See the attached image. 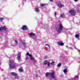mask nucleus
<instances>
[{
  "instance_id": "obj_1",
  "label": "nucleus",
  "mask_w": 80,
  "mask_h": 80,
  "mask_svg": "<svg viewBox=\"0 0 80 80\" xmlns=\"http://www.w3.org/2000/svg\"><path fill=\"white\" fill-rule=\"evenodd\" d=\"M9 66L10 68H15L17 67L18 64L15 62L14 60H9Z\"/></svg>"
},
{
  "instance_id": "obj_2",
  "label": "nucleus",
  "mask_w": 80,
  "mask_h": 80,
  "mask_svg": "<svg viewBox=\"0 0 80 80\" xmlns=\"http://www.w3.org/2000/svg\"><path fill=\"white\" fill-rule=\"evenodd\" d=\"M21 43L19 44L20 47H26L27 44L25 42V41L24 40H20Z\"/></svg>"
},
{
  "instance_id": "obj_3",
  "label": "nucleus",
  "mask_w": 80,
  "mask_h": 80,
  "mask_svg": "<svg viewBox=\"0 0 80 80\" xmlns=\"http://www.w3.org/2000/svg\"><path fill=\"white\" fill-rule=\"evenodd\" d=\"M63 28V26L62 25V24H60L59 27L56 30L59 33H61V31L62 30Z\"/></svg>"
},
{
  "instance_id": "obj_4",
  "label": "nucleus",
  "mask_w": 80,
  "mask_h": 80,
  "mask_svg": "<svg viewBox=\"0 0 80 80\" xmlns=\"http://www.w3.org/2000/svg\"><path fill=\"white\" fill-rule=\"evenodd\" d=\"M69 13L72 16H74L76 15V12L73 10H70L69 11Z\"/></svg>"
},
{
  "instance_id": "obj_5",
  "label": "nucleus",
  "mask_w": 80,
  "mask_h": 80,
  "mask_svg": "<svg viewBox=\"0 0 80 80\" xmlns=\"http://www.w3.org/2000/svg\"><path fill=\"white\" fill-rule=\"evenodd\" d=\"M26 54L28 56H29V57H30V60H32V61H33V60H34L35 58H34L33 57H32V55L29 54L28 52H27Z\"/></svg>"
},
{
  "instance_id": "obj_6",
  "label": "nucleus",
  "mask_w": 80,
  "mask_h": 80,
  "mask_svg": "<svg viewBox=\"0 0 80 80\" xmlns=\"http://www.w3.org/2000/svg\"><path fill=\"white\" fill-rule=\"evenodd\" d=\"M18 60L19 61V62H20L21 60V52H19L18 53Z\"/></svg>"
},
{
  "instance_id": "obj_7",
  "label": "nucleus",
  "mask_w": 80,
  "mask_h": 80,
  "mask_svg": "<svg viewBox=\"0 0 80 80\" xmlns=\"http://www.w3.org/2000/svg\"><path fill=\"white\" fill-rule=\"evenodd\" d=\"M22 29L23 30H27V27L25 25H24L22 26Z\"/></svg>"
},
{
  "instance_id": "obj_8",
  "label": "nucleus",
  "mask_w": 80,
  "mask_h": 80,
  "mask_svg": "<svg viewBox=\"0 0 80 80\" xmlns=\"http://www.w3.org/2000/svg\"><path fill=\"white\" fill-rule=\"evenodd\" d=\"M6 30V28H5V27H1L0 28V32H1L2 31V30Z\"/></svg>"
},
{
  "instance_id": "obj_9",
  "label": "nucleus",
  "mask_w": 80,
  "mask_h": 80,
  "mask_svg": "<svg viewBox=\"0 0 80 80\" xmlns=\"http://www.w3.org/2000/svg\"><path fill=\"white\" fill-rule=\"evenodd\" d=\"M50 77L52 78H55V75H54V72L51 73L50 75Z\"/></svg>"
},
{
  "instance_id": "obj_10",
  "label": "nucleus",
  "mask_w": 80,
  "mask_h": 80,
  "mask_svg": "<svg viewBox=\"0 0 80 80\" xmlns=\"http://www.w3.org/2000/svg\"><path fill=\"white\" fill-rule=\"evenodd\" d=\"M58 45H59L61 46H62V45H64V43H63L62 42H58Z\"/></svg>"
},
{
  "instance_id": "obj_11",
  "label": "nucleus",
  "mask_w": 80,
  "mask_h": 80,
  "mask_svg": "<svg viewBox=\"0 0 80 80\" xmlns=\"http://www.w3.org/2000/svg\"><path fill=\"white\" fill-rule=\"evenodd\" d=\"M78 79V76H76L74 78L72 79V80H77Z\"/></svg>"
},
{
  "instance_id": "obj_12",
  "label": "nucleus",
  "mask_w": 80,
  "mask_h": 80,
  "mask_svg": "<svg viewBox=\"0 0 80 80\" xmlns=\"http://www.w3.org/2000/svg\"><path fill=\"white\" fill-rule=\"evenodd\" d=\"M28 35L30 36V37H32V36H34L35 33H28Z\"/></svg>"
},
{
  "instance_id": "obj_13",
  "label": "nucleus",
  "mask_w": 80,
  "mask_h": 80,
  "mask_svg": "<svg viewBox=\"0 0 80 80\" xmlns=\"http://www.w3.org/2000/svg\"><path fill=\"white\" fill-rule=\"evenodd\" d=\"M58 7L59 8H61V7H64V6L62 4H58Z\"/></svg>"
},
{
  "instance_id": "obj_14",
  "label": "nucleus",
  "mask_w": 80,
  "mask_h": 80,
  "mask_svg": "<svg viewBox=\"0 0 80 80\" xmlns=\"http://www.w3.org/2000/svg\"><path fill=\"white\" fill-rule=\"evenodd\" d=\"M14 43H15V44H14L15 46H17V45H18V41L17 40H15L14 41Z\"/></svg>"
},
{
  "instance_id": "obj_15",
  "label": "nucleus",
  "mask_w": 80,
  "mask_h": 80,
  "mask_svg": "<svg viewBox=\"0 0 80 80\" xmlns=\"http://www.w3.org/2000/svg\"><path fill=\"white\" fill-rule=\"evenodd\" d=\"M19 71L20 72H23V70L22 68H21L19 69Z\"/></svg>"
},
{
  "instance_id": "obj_16",
  "label": "nucleus",
  "mask_w": 80,
  "mask_h": 80,
  "mask_svg": "<svg viewBox=\"0 0 80 80\" xmlns=\"http://www.w3.org/2000/svg\"><path fill=\"white\" fill-rule=\"evenodd\" d=\"M11 74L12 76L15 77L17 75V73L14 72H12L11 73Z\"/></svg>"
},
{
  "instance_id": "obj_17",
  "label": "nucleus",
  "mask_w": 80,
  "mask_h": 80,
  "mask_svg": "<svg viewBox=\"0 0 80 80\" xmlns=\"http://www.w3.org/2000/svg\"><path fill=\"white\" fill-rule=\"evenodd\" d=\"M15 78L16 79H19V77H18V76L17 74L15 76Z\"/></svg>"
},
{
  "instance_id": "obj_18",
  "label": "nucleus",
  "mask_w": 80,
  "mask_h": 80,
  "mask_svg": "<svg viewBox=\"0 0 80 80\" xmlns=\"http://www.w3.org/2000/svg\"><path fill=\"white\" fill-rule=\"evenodd\" d=\"M50 74V73L46 72L45 74L46 76L47 77H48V75H49Z\"/></svg>"
},
{
  "instance_id": "obj_19",
  "label": "nucleus",
  "mask_w": 80,
  "mask_h": 80,
  "mask_svg": "<svg viewBox=\"0 0 80 80\" xmlns=\"http://www.w3.org/2000/svg\"><path fill=\"white\" fill-rule=\"evenodd\" d=\"M79 37H80V36H79V35L78 34H77L75 35V37L77 38H79Z\"/></svg>"
},
{
  "instance_id": "obj_20",
  "label": "nucleus",
  "mask_w": 80,
  "mask_h": 80,
  "mask_svg": "<svg viewBox=\"0 0 80 80\" xmlns=\"http://www.w3.org/2000/svg\"><path fill=\"white\" fill-rule=\"evenodd\" d=\"M63 71L64 72L66 73L67 72V69H65L63 70Z\"/></svg>"
},
{
  "instance_id": "obj_21",
  "label": "nucleus",
  "mask_w": 80,
  "mask_h": 80,
  "mask_svg": "<svg viewBox=\"0 0 80 80\" xmlns=\"http://www.w3.org/2000/svg\"><path fill=\"white\" fill-rule=\"evenodd\" d=\"M36 12H39V9L38 8H36L35 10Z\"/></svg>"
},
{
  "instance_id": "obj_22",
  "label": "nucleus",
  "mask_w": 80,
  "mask_h": 80,
  "mask_svg": "<svg viewBox=\"0 0 80 80\" xmlns=\"http://www.w3.org/2000/svg\"><path fill=\"white\" fill-rule=\"evenodd\" d=\"M48 61L47 60H45L44 62V65H47V63H48Z\"/></svg>"
},
{
  "instance_id": "obj_23",
  "label": "nucleus",
  "mask_w": 80,
  "mask_h": 80,
  "mask_svg": "<svg viewBox=\"0 0 80 80\" xmlns=\"http://www.w3.org/2000/svg\"><path fill=\"white\" fill-rule=\"evenodd\" d=\"M62 65V64H61V63H60L59 64H58V66H57V67H60V66H61V65Z\"/></svg>"
},
{
  "instance_id": "obj_24",
  "label": "nucleus",
  "mask_w": 80,
  "mask_h": 80,
  "mask_svg": "<svg viewBox=\"0 0 80 80\" xmlns=\"http://www.w3.org/2000/svg\"><path fill=\"white\" fill-rule=\"evenodd\" d=\"M39 26H40L41 27H43V28H44V27H43L44 25H42V24H39Z\"/></svg>"
},
{
  "instance_id": "obj_25",
  "label": "nucleus",
  "mask_w": 80,
  "mask_h": 80,
  "mask_svg": "<svg viewBox=\"0 0 80 80\" xmlns=\"http://www.w3.org/2000/svg\"><path fill=\"white\" fill-rule=\"evenodd\" d=\"M40 5H41V7H44V5H45V4L41 3L40 4Z\"/></svg>"
},
{
  "instance_id": "obj_26",
  "label": "nucleus",
  "mask_w": 80,
  "mask_h": 80,
  "mask_svg": "<svg viewBox=\"0 0 80 80\" xmlns=\"http://www.w3.org/2000/svg\"><path fill=\"white\" fill-rule=\"evenodd\" d=\"M64 15H65V14H61L60 15V17H63V16H64Z\"/></svg>"
},
{
  "instance_id": "obj_27",
  "label": "nucleus",
  "mask_w": 80,
  "mask_h": 80,
  "mask_svg": "<svg viewBox=\"0 0 80 80\" xmlns=\"http://www.w3.org/2000/svg\"><path fill=\"white\" fill-rule=\"evenodd\" d=\"M33 63H35L37 62V61L36 60H35V59L34 60H32Z\"/></svg>"
},
{
  "instance_id": "obj_28",
  "label": "nucleus",
  "mask_w": 80,
  "mask_h": 80,
  "mask_svg": "<svg viewBox=\"0 0 80 80\" xmlns=\"http://www.w3.org/2000/svg\"><path fill=\"white\" fill-rule=\"evenodd\" d=\"M50 62H48V67H50Z\"/></svg>"
},
{
  "instance_id": "obj_29",
  "label": "nucleus",
  "mask_w": 80,
  "mask_h": 80,
  "mask_svg": "<svg viewBox=\"0 0 80 80\" xmlns=\"http://www.w3.org/2000/svg\"><path fill=\"white\" fill-rule=\"evenodd\" d=\"M55 63V62H54L52 61L51 63V65H53Z\"/></svg>"
},
{
  "instance_id": "obj_30",
  "label": "nucleus",
  "mask_w": 80,
  "mask_h": 80,
  "mask_svg": "<svg viewBox=\"0 0 80 80\" xmlns=\"http://www.w3.org/2000/svg\"><path fill=\"white\" fill-rule=\"evenodd\" d=\"M4 20V18H0V20Z\"/></svg>"
},
{
  "instance_id": "obj_31",
  "label": "nucleus",
  "mask_w": 80,
  "mask_h": 80,
  "mask_svg": "<svg viewBox=\"0 0 80 80\" xmlns=\"http://www.w3.org/2000/svg\"><path fill=\"white\" fill-rule=\"evenodd\" d=\"M48 58V56H45L44 58L45 59H46Z\"/></svg>"
},
{
  "instance_id": "obj_32",
  "label": "nucleus",
  "mask_w": 80,
  "mask_h": 80,
  "mask_svg": "<svg viewBox=\"0 0 80 80\" xmlns=\"http://www.w3.org/2000/svg\"><path fill=\"white\" fill-rule=\"evenodd\" d=\"M34 77H38V75H35L34 76Z\"/></svg>"
},
{
  "instance_id": "obj_33",
  "label": "nucleus",
  "mask_w": 80,
  "mask_h": 80,
  "mask_svg": "<svg viewBox=\"0 0 80 80\" xmlns=\"http://www.w3.org/2000/svg\"><path fill=\"white\" fill-rule=\"evenodd\" d=\"M66 47H67V48H68V49H69V48H71V49H72V48H68V46H66Z\"/></svg>"
},
{
  "instance_id": "obj_34",
  "label": "nucleus",
  "mask_w": 80,
  "mask_h": 80,
  "mask_svg": "<svg viewBox=\"0 0 80 80\" xmlns=\"http://www.w3.org/2000/svg\"><path fill=\"white\" fill-rule=\"evenodd\" d=\"M28 57H26V60H28Z\"/></svg>"
},
{
  "instance_id": "obj_35",
  "label": "nucleus",
  "mask_w": 80,
  "mask_h": 80,
  "mask_svg": "<svg viewBox=\"0 0 80 80\" xmlns=\"http://www.w3.org/2000/svg\"><path fill=\"white\" fill-rule=\"evenodd\" d=\"M46 45H47V46H48L50 48V46L49 45H48V44H46Z\"/></svg>"
},
{
  "instance_id": "obj_36",
  "label": "nucleus",
  "mask_w": 80,
  "mask_h": 80,
  "mask_svg": "<svg viewBox=\"0 0 80 80\" xmlns=\"http://www.w3.org/2000/svg\"><path fill=\"white\" fill-rule=\"evenodd\" d=\"M56 15H57V12H55L54 13V15H55V16Z\"/></svg>"
},
{
  "instance_id": "obj_37",
  "label": "nucleus",
  "mask_w": 80,
  "mask_h": 80,
  "mask_svg": "<svg viewBox=\"0 0 80 80\" xmlns=\"http://www.w3.org/2000/svg\"><path fill=\"white\" fill-rule=\"evenodd\" d=\"M50 2H53V0H49Z\"/></svg>"
},
{
  "instance_id": "obj_38",
  "label": "nucleus",
  "mask_w": 80,
  "mask_h": 80,
  "mask_svg": "<svg viewBox=\"0 0 80 80\" xmlns=\"http://www.w3.org/2000/svg\"><path fill=\"white\" fill-rule=\"evenodd\" d=\"M75 2H77L78 1V0H74Z\"/></svg>"
},
{
  "instance_id": "obj_39",
  "label": "nucleus",
  "mask_w": 80,
  "mask_h": 80,
  "mask_svg": "<svg viewBox=\"0 0 80 80\" xmlns=\"http://www.w3.org/2000/svg\"><path fill=\"white\" fill-rule=\"evenodd\" d=\"M1 71H2L3 70V69H1Z\"/></svg>"
},
{
  "instance_id": "obj_40",
  "label": "nucleus",
  "mask_w": 80,
  "mask_h": 80,
  "mask_svg": "<svg viewBox=\"0 0 80 80\" xmlns=\"http://www.w3.org/2000/svg\"><path fill=\"white\" fill-rule=\"evenodd\" d=\"M2 22V20H0V22Z\"/></svg>"
},
{
  "instance_id": "obj_41",
  "label": "nucleus",
  "mask_w": 80,
  "mask_h": 80,
  "mask_svg": "<svg viewBox=\"0 0 80 80\" xmlns=\"http://www.w3.org/2000/svg\"><path fill=\"white\" fill-rule=\"evenodd\" d=\"M0 65H1V61H0Z\"/></svg>"
},
{
  "instance_id": "obj_42",
  "label": "nucleus",
  "mask_w": 80,
  "mask_h": 80,
  "mask_svg": "<svg viewBox=\"0 0 80 80\" xmlns=\"http://www.w3.org/2000/svg\"><path fill=\"white\" fill-rule=\"evenodd\" d=\"M0 38H2V37H0Z\"/></svg>"
},
{
  "instance_id": "obj_43",
  "label": "nucleus",
  "mask_w": 80,
  "mask_h": 80,
  "mask_svg": "<svg viewBox=\"0 0 80 80\" xmlns=\"http://www.w3.org/2000/svg\"><path fill=\"white\" fill-rule=\"evenodd\" d=\"M78 11H80V10H78Z\"/></svg>"
}]
</instances>
